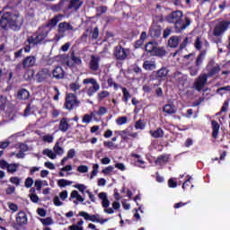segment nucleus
<instances>
[{
	"label": "nucleus",
	"instance_id": "f257e3e1",
	"mask_svg": "<svg viewBox=\"0 0 230 230\" xmlns=\"http://www.w3.org/2000/svg\"><path fill=\"white\" fill-rule=\"evenodd\" d=\"M24 18L17 11L12 13H4L0 20V26L3 30H13V31H19L22 28Z\"/></svg>",
	"mask_w": 230,
	"mask_h": 230
},
{
	"label": "nucleus",
	"instance_id": "f03ea898",
	"mask_svg": "<svg viewBox=\"0 0 230 230\" xmlns=\"http://www.w3.org/2000/svg\"><path fill=\"white\" fill-rule=\"evenodd\" d=\"M182 12L176 11L170 13L166 17L167 22H172L175 24V29L176 31L178 32L182 31V30H186L187 27L190 26V24H191V21L188 17L185 18V22L182 21Z\"/></svg>",
	"mask_w": 230,
	"mask_h": 230
},
{
	"label": "nucleus",
	"instance_id": "7ed1b4c3",
	"mask_svg": "<svg viewBox=\"0 0 230 230\" xmlns=\"http://www.w3.org/2000/svg\"><path fill=\"white\" fill-rule=\"evenodd\" d=\"M49 31H51V29H48V27H40L39 29L38 35L31 36L27 39L28 44H32V46L40 44V42H42V40L48 37Z\"/></svg>",
	"mask_w": 230,
	"mask_h": 230
},
{
	"label": "nucleus",
	"instance_id": "20e7f679",
	"mask_svg": "<svg viewBox=\"0 0 230 230\" xmlns=\"http://www.w3.org/2000/svg\"><path fill=\"white\" fill-rule=\"evenodd\" d=\"M83 84L84 85H87V84H91V85L85 87L86 94L88 96H93L95 93H98V91H100V84H98V81H96V79L94 78L84 79Z\"/></svg>",
	"mask_w": 230,
	"mask_h": 230
},
{
	"label": "nucleus",
	"instance_id": "39448f33",
	"mask_svg": "<svg viewBox=\"0 0 230 230\" xmlns=\"http://www.w3.org/2000/svg\"><path fill=\"white\" fill-rule=\"evenodd\" d=\"M68 30L73 31V25L67 22H60L58 27V33L54 37V40L58 42L60 39H64V37H66V31H68Z\"/></svg>",
	"mask_w": 230,
	"mask_h": 230
},
{
	"label": "nucleus",
	"instance_id": "423d86ee",
	"mask_svg": "<svg viewBox=\"0 0 230 230\" xmlns=\"http://www.w3.org/2000/svg\"><path fill=\"white\" fill-rule=\"evenodd\" d=\"M206 58V51H202L196 60V64L189 67V71L190 76H197L199 70L200 69V66H202V62Z\"/></svg>",
	"mask_w": 230,
	"mask_h": 230
},
{
	"label": "nucleus",
	"instance_id": "0eeeda50",
	"mask_svg": "<svg viewBox=\"0 0 230 230\" xmlns=\"http://www.w3.org/2000/svg\"><path fill=\"white\" fill-rule=\"evenodd\" d=\"M230 22L228 21H222L219 22L215 29H214V36L215 37H221V35H224L225 31H227L229 30Z\"/></svg>",
	"mask_w": 230,
	"mask_h": 230
},
{
	"label": "nucleus",
	"instance_id": "6e6552de",
	"mask_svg": "<svg viewBox=\"0 0 230 230\" xmlns=\"http://www.w3.org/2000/svg\"><path fill=\"white\" fill-rule=\"evenodd\" d=\"M80 102L76 99V96L73 93H68L66 99V107L68 111H73V109L78 107Z\"/></svg>",
	"mask_w": 230,
	"mask_h": 230
},
{
	"label": "nucleus",
	"instance_id": "1a4fd4ad",
	"mask_svg": "<svg viewBox=\"0 0 230 230\" xmlns=\"http://www.w3.org/2000/svg\"><path fill=\"white\" fill-rule=\"evenodd\" d=\"M170 73V70L166 66H163L157 71H155L153 75H155L156 80L160 82H164L168 78V75Z\"/></svg>",
	"mask_w": 230,
	"mask_h": 230
},
{
	"label": "nucleus",
	"instance_id": "9d476101",
	"mask_svg": "<svg viewBox=\"0 0 230 230\" xmlns=\"http://www.w3.org/2000/svg\"><path fill=\"white\" fill-rule=\"evenodd\" d=\"M208 75L201 74L194 82V88L196 91H202L204 89V85L208 84Z\"/></svg>",
	"mask_w": 230,
	"mask_h": 230
},
{
	"label": "nucleus",
	"instance_id": "9b49d317",
	"mask_svg": "<svg viewBox=\"0 0 230 230\" xmlns=\"http://www.w3.org/2000/svg\"><path fill=\"white\" fill-rule=\"evenodd\" d=\"M66 64L68 67H75V66H82V58L72 54L70 58H66Z\"/></svg>",
	"mask_w": 230,
	"mask_h": 230
},
{
	"label": "nucleus",
	"instance_id": "f8f14e48",
	"mask_svg": "<svg viewBox=\"0 0 230 230\" xmlns=\"http://www.w3.org/2000/svg\"><path fill=\"white\" fill-rule=\"evenodd\" d=\"M69 200L70 202H73L75 206H78L79 203L84 202L85 200V198L82 197V195L78 193V190H72L70 193Z\"/></svg>",
	"mask_w": 230,
	"mask_h": 230
},
{
	"label": "nucleus",
	"instance_id": "ddd939ff",
	"mask_svg": "<svg viewBox=\"0 0 230 230\" xmlns=\"http://www.w3.org/2000/svg\"><path fill=\"white\" fill-rule=\"evenodd\" d=\"M114 55L117 60H125V58L128 57V49L117 47L115 49Z\"/></svg>",
	"mask_w": 230,
	"mask_h": 230
},
{
	"label": "nucleus",
	"instance_id": "4468645a",
	"mask_svg": "<svg viewBox=\"0 0 230 230\" xmlns=\"http://www.w3.org/2000/svg\"><path fill=\"white\" fill-rule=\"evenodd\" d=\"M16 224L17 226H26L28 224V216L26 215V212L20 211L17 213L15 217Z\"/></svg>",
	"mask_w": 230,
	"mask_h": 230
},
{
	"label": "nucleus",
	"instance_id": "2eb2a0df",
	"mask_svg": "<svg viewBox=\"0 0 230 230\" xmlns=\"http://www.w3.org/2000/svg\"><path fill=\"white\" fill-rule=\"evenodd\" d=\"M63 17L64 16L60 14L55 16L46 25H44L43 28H48L51 31V28H55V26H57V24L62 21Z\"/></svg>",
	"mask_w": 230,
	"mask_h": 230
},
{
	"label": "nucleus",
	"instance_id": "dca6fc26",
	"mask_svg": "<svg viewBox=\"0 0 230 230\" xmlns=\"http://www.w3.org/2000/svg\"><path fill=\"white\" fill-rule=\"evenodd\" d=\"M36 62L37 58L33 56H29L25 58L22 61L23 69H28V67H33Z\"/></svg>",
	"mask_w": 230,
	"mask_h": 230
},
{
	"label": "nucleus",
	"instance_id": "f3484780",
	"mask_svg": "<svg viewBox=\"0 0 230 230\" xmlns=\"http://www.w3.org/2000/svg\"><path fill=\"white\" fill-rule=\"evenodd\" d=\"M208 74L207 75L213 76V75H217V73H220V66L218 64H215L214 62H211L208 66Z\"/></svg>",
	"mask_w": 230,
	"mask_h": 230
},
{
	"label": "nucleus",
	"instance_id": "a211bd4d",
	"mask_svg": "<svg viewBox=\"0 0 230 230\" xmlns=\"http://www.w3.org/2000/svg\"><path fill=\"white\" fill-rule=\"evenodd\" d=\"M142 67L146 71H154L157 69V64L155 63V60H146L144 61Z\"/></svg>",
	"mask_w": 230,
	"mask_h": 230
},
{
	"label": "nucleus",
	"instance_id": "6ab92c4d",
	"mask_svg": "<svg viewBox=\"0 0 230 230\" xmlns=\"http://www.w3.org/2000/svg\"><path fill=\"white\" fill-rule=\"evenodd\" d=\"M100 57L98 56H92L90 60V69L92 71H98L100 67Z\"/></svg>",
	"mask_w": 230,
	"mask_h": 230
},
{
	"label": "nucleus",
	"instance_id": "aec40b11",
	"mask_svg": "<svg viewBox=\"0 0 230 230\" xmlns=\"http://www.w3.org/2000/svg\"><path fill=\"white\" fill-rule=\"evenodd\" d=\"M52 75L54 78L60 80V78H63L65 76L66 73L64 72V69L61 66H57L52 71Z\"/></svg>",
	"mask_w": 230,
	"mask_h": 230
},
{
	"label": "nucleus",
	"instance_id": "412c9836",
	"mask_svg": "<svg viewBox=\"0 0 230 230\" xmlns=\"http://www.w3.org/2000/svg\"><path fill=\"white\" fill-rule=\"evenodd\" d=\"M99 199L102 200V208H109V206H111V201H109L106 192L99 193Z\"/></svg>",
	"mask_w": 230,
	"mask_h": 230
},
{
	"label": "nucleus",
	"instance_id": "4be33fe9",
	"mask_svg": "<svg viewBox=\"0 0 230 230\" xmlns=\"http://www.w3.org/2000/svg\"><path fill=\"white\" fill-rule=\"evenodd\" d=\"M83 2L82 0H70L69 1V4H68V8L69 10H79L80 6H82Z\"/></svg>",
	"mask_w": 230,
	"mask_h": 230
},
{
	"label": "nucleus",
	"instance_id": "5701e85b",
	"mask_svg": "<svg viewBox=\"0 0 230 230\" xmlns=\"http://www.w3.org/2000/svg\"><path fill=\"white\" fill-rule=\"evenodd\" d=\"M212 137L217 139L218 137V132H220V125L217 120H212Z\"/></svg>",
	"mask_w": 230,
	"mask_h": 230
},
{
	"label": "nucleus",
	"instance_id": "b1692460",
	"mask_svg": "<svg viewBox=\"0 0 230 230\" xmlns=\"http://www.w3.org/2000/svg\"><path fill=\"white\" fill-rule=\"evenodd\" d=\"M96 114H97L96 111H92L89 114H84L82 119L83 123H86V124L91 123L93 121V119H96Z\"/></svg>",
	"mask_w": 230,
	"mask_h": 230
},
{
	"label": "nucleus",
	"instance_id": "393cba45",
	"mask_svg": "<svg viewBox=\"0 0 230 230\" xmlns=\"http://www.w3.org/2000/svg\"><path fill=\"white\" fill-rule=\"evenodd\" d=\"M168 159H170V156H168V155H160L155 161L156 166H163V164H166Z\"/></svg>",
	"mask_w": 230,
	"mask_h": 230
},
{
	"label": "nucleus",
	"instance_id": "a878e982",
	"mask_svg": "<svg viewBox=\"0 0 230 230\" xmlns=\"http://www.w3.org/2000/svg\"><path fill=\"white\" fill-rule=\"evenodd\" d=\"M18 100H28L30 98V92L26 89H21L17 93Z\"/></svg>",
	"mask_w": 230,
	"mask_h": 230
},
{
	"label": "nucleus",
	"instance_id": "bb28decb",
	"mask_svg": "<svg viewBox=\"0 0 230 230\" xmlns=\"http://www.w3.org/2000/svg\"><path fill=\"white\" fill-rule=\"evenodd\" d=\"M69 129V123L67 122V119L63 118L59 123V130L61 132H67Z\"/></svg>",
	"mask_w": 230,
	"mask_h": 230
},
{
	"label": "nucleus",
	"instance_id": "cd10ccee",
	"mask_svg": "<svg viewBox=\"0 0 230 230\" xmlns=\"http://www.w3.org/2000/svg\"><path fill=\"white\" fill-rule=\"evenodd\" d=\"M149 134L152 137H163L164 136V131L161 129V128H157L156 130H150Z\"/></svg>",
	"mask_w": 230,
	"mask_h": 230
},
{
	"label": "nucleus",
	"instance_id": "c85d7f7f",
	"mask_svg": "<svg viewBox=\"0 0 230 230\" xmlns=\"http://www.w3.org/2000/svg\"><path fill=\"white\" fill-rule=\"evenodd\" d=\"M149 31L151 37H159V35H161V27L153 25Z\"/></svg>",
	"mask_w": 230,
	"mask_h": 230
},
{
	"label": "nucleus",
	"instance_id": "c756f323",
	"mask_svg": "<svg viewBox=\"0 0 230 230\" xmlns=\"http://www.w3.org/2000/svg\"><path fill=\"white\" fill-rule=\"evenodd\" d=\"M168 45L170 48H177L179 46V37L172 36L168 40Z\"/></svg>",
	"mask_w": 230,
	"mask_h": 230
},
{
	"label": "nucleus",
	"instance_id": "7c9ffc66",
	"mask_svg": "<svg viewBox=\"0 0 230 230\" xmlns=\"http://www.w3.org/2000/svg\"><path fill=\"white\" fill-rule=\"evenodd\" d=\"M164 112H165V114H175V112H177V110L175 109V106L172 104H166L164 107Z\"/></svg>",
	"mask_w": 230,
	"mask_h": 230
},
{
	"label": "nucleus",
	"instance_id": "2f4dec72",
	"mask_svg": "<svg viewBox=\"0 0 230 230\" xmlns=\"http://www.w3.org/2000/svg\"><path fill=\"white\" fill-rule=\"evenodd\" d=\"M53 152L56 155H64V149L60 146V143L57 142L53 147Z\"/></svg>",
	"mask_w": 230,
	"mask_h": 230
},
{
	"label": "nucleus",
	"instance_id": "473e14b6",
	"mask_svg": "<svg viewBox=\"0 0 230 230\" xmlns=\"http://www.w3.org/2000/svg\"><path fill=\"white\" fill-rule=\"evenodd\" d=\"M116 136H120L124 141H128V129L115 131Z\"/></svg>",
	"mask_w": 230,
	"mask_h": 230
},
{
	"label": "nucleus",
	"instance_id": "72a5a7b5",
	"mask_svg": "<svg viewBox=\"0 0 230 230\" xmlns=\"http://www.w3.org/2000/svg\"><path fill=\"white\" fill-rule=\"evenodd\" d=\"M166 55V50L164 48H155V51L153 52L154 57H164Z\"/></svg>",
	"mask_w": 230,
	"mask_h": 230
},
{
	"label": "nucleus",
	"instance_id": "f704fd0d",
	"mask_svg": "<svg viewBox=\"0 0 230 230\" xmlns=\"http://www.w3.org/2000/svg\"><path fill=\"white\" fill-rule=\"evenodd\" d=\"M43 155H47L49 159H57V154L51 149H44L42 152Z\"/></svg>",
	"mask_w": 230,
	"mask_h": 230
},
{
	"label": "nucleus",
	"instance_id": "c9c22d12",
	"mask_svg": "<svg viewBox=\"0 0 230 230\" xmlns=\"http://www.w3.org/2000/svg\"><path fill=\"white\" fill-rule=\"evenodd\" d=\"M71 184H73V181L69 180L60 179L58 181V186H59V188H66V186H71Z\"/></svg>",
	"mask_w": 230,
	"mask_h": 230
},
{
	"label": "nucleus",
	"instance_id": "e433bc0d",
	"mask_svg": "<svg viewBox=\"0 0 230 230\" xmlns=\"http://www.w3.org/2000/svg\"><path fill=\"white\" fill-rule=\"evenodd\" d=\"M84 220H80L77 224L68 226L69 230H84Z\"/></svg>",
	"mask_w": 230,
	"mask_h": 230
},
{
	"label": "nucleus",
	"instance_id": "4c0bfd02",
	"mask_svg": "<svg viewBox=\"0 0 230 230\" xmlns=\"http://www.w3.org/2000/svg\"><path fill=\"white\" fill-rule=\"evenodd\" d=\"M123 93V102H125V103H128V100H130V98H132V95H130V93H128V90H127V88H123L120 87Z\"/></svg>",
	"mask_w": 230,
	"mask_h": 230
},
{
	"label": "nucleus",
	"instance_id": "58836bf2",
	"mask_svg": "<svg viewBox=\"0 0 230 230\" xmlns=\"http://www.w3.org/2000/svg\"><path fill=\"white\" fill-rule=\"evenodd\" d=\"M91 222H98L99 224H105V222H109V219L100 220L99 215H92L90 216Z\"/></svg>",
	"mask_w": 230,
	"mask_h": 230
},
{
	"label": "nucleus",
	"instance_id": "ea45409f",
	"mask_svg": "<svg viewBox=\"0 0 230 230\" xmlns=\"http://www.w3.org/2000/svg\"><path fill=\"white\" fill-rule=\"evenodd\" d=\"M29 197H30L31 202H34L35 204H37V202H39V196H37V194H35V190L33 188H31L30 190Z\"/></svg>",
	"mask_w": 230,
	"mask_h": 230
},
{
	"label": "nucleus",
	"instance_id": "a19ab883",
	"mask_svg": "<svg viewBox=\"0 0 230 230\" xmlns=\"http://www.w3.org/2000/svg\"><path fill=\"white\" fill-rule=\"evenodd\" d=\"M155 48H157V46L154 42H149L146 45V51L153 55L155 51Z\"/></svg>",
	"mask_w": 230,
	"mask_h": 230
},
{
	"label": "nucleus",
	"instance_id": "79ce46f5",
	"mask_svg": "<svg viewBox=\"0 0 230 230\" xmlns=\"http://www.w3.org/2000/svg\"><path fill=\"white\" fill-rule=\"evenodd\" d=\"M44 185L48 186V182L43 181L42 180H36L34 182V186L38 191H40V190H42V186Z\"/></svg>",
	"mask_w": 230,
	"mask_h": 230
},
{
	"label": "nucleus",
	"instance_id": "37998d69",
	"mask_svg": "<svg viewBox=\"0 0 230 230\" xmlns=\"http://www.w3.org/2000/svg\"><path fill=\"white\" fill-rule=\"evenodd\" d=\"M41 139L44 143H53V141L55 140V137L51 134H47V135H44L41 137Z\"/></svg>",
	"mask_w": 230,
	"mask_h": 230
},
{
	"label": "nucleus",
	"instance_id": "c03bdc74",
	"mask_svg": "<svg viewBox=\"0 0 230 230\" xmlns=\"http://www.w3.org/2000/svg\"><path fill=\"white\" fill-rule=\"evenodd\" d=\"M110 95H111V93L109 92L102 91L97 94V98H98L99 102H102V100H105V98H108V96H110Z\"/></svg>",
	"mask_w": 230,
	"mask_h": 230
},
{
	"label": "nucleus",
	"instance_id": "a18cd8bd",
	"mask_svg": "<svg viewBox=\"0 0 230 230\" xmlns=\"http://www.w3.org/2000/svg\"><path fill=\"white\" fill-rule=\"evenodd\" d=\"M19 166V164H11L7 165V172L9 173H15L17 172V167Z\"/></svg>",
	"mask_w": 230,
	"mask_h": 230
},
{
	"label": "nucleus",
	"instance_id": "49530a36",
	"mask_svg": "<svg viewBox=\"0 0 230 230\" xmlns=\"http://www.w3.org/2000/svg\"><path fill=\"white\" fill-rule=\"evenodd\" d=\"M107 84H108L109 87H113V89H115V91H118V89H119V85L118 84H116V82H114L113 78H109L107 80Z\"/></svg>",
	"mask_w": 230,
	"mask_h": 230
},
{
	"label": "nucleus",
	"instance_id": "de8ad7c7",
	"mask_svg": "<svg viewBox=\"0 0 230 230\" xmlns=\"http://www.w3.org/2000/svg\"><path fill=\"white\" fill-rule=\"evenodd\" d=\"M132 157H136L137 160V166H139V168H145V161L139 158V155L133 154Z\"/></svg>",
	"mask_w": 230,
	"mask_h": 230
},
{
	"label": "nucleus",
	"instance_id": "09e8293b",
	"mask_svg": "<svg viewBox=\"0 0 230 230\" xmlns=\"http://www.w3.org/2000/svg\"><path fill=\"white\" fill-rule=\"evenodd\" d=\"M100 168V165H98L97 164H94L93 166V172L92 174L90 176L91 181H93V179H94V177H96V175H98V170Z\"/></svg>",
	"mask_w": 230,
	"mask_h": 230
},
{
	"label": "nucleus",
	"instance_id": "8fccbe9b",
	"mask_svg": "<svg viewBox=\"0 0 230 230\" xmlns=\"http://www.w3.org/2000/svg\"><path fill=\"white\" fill-rule=\"evenodd\" d=\"M40 221L43 226H51L53 224V218L51 217L40 218Z\"/></svg>",
	"mask_w": 230,
	"mask_h": 230
},
{
	"label": "nucleus",
	"instance_id": "3c124183",
	"mask_svg": "<svg viewBox=\"0 0 230 230\" xmlns=\"http://www.w3.org/2000/svg\"><path fill=\"white\" fill-rule=\"evenodd\" d=\"M145 123L143 122V120H137L135 124V128H137V130H145Z\"/></svg>",
	"mask_w": 230,
	"mask_h": 230
},
{
	"label": "nucleus",
	"instance_id": "603ef678",
	"mask_svg": "<svg viewBox=\"0 0 230 230\" xmlns=\"http://www.w3.org/2000/svg\"><path fill=\"white\" fill-rule=\"evenodd\" d=\"M103 145L106 148H110V150H112V148H118V146H116L112 141H104Z\"/></svg>",
	"mask_w": 230,
	"mask_h": 230
},
{
	"label": "nucleus",
	"instance_id": "864d4df0",
	"mask_svg": "<svg viewBox=\"0 0 230 230\" xmlns=\"http://www.w3.org/2000/svg\"><path fill=\"white\" fill-rule=\"evenodd\" d=\"M8 105V99L6 97H0V109H4Z\"/></svg>",
	"mask_w": 230,
	"mask_h": 230
},
{
	"label": "nucleus",
	"instance_id": "5fc2aeb1",
	"mask_svg": "<svg viewBox=\"0 0 230 230\" xmlns=\"http://www.w3.org/2000/svg\"><path fill=\"white\" fill-rule=\"evenodd\" d=\"M77 172H79V173H87V172H89V167L87 165H79L77 167Z\"/></svg>",
	"mask_w": 230,
	"mask_h": 230
},
{
	"label": "nucleus",
	"instance_id": "6e6d98bb",
	"mask_svg": "<svg viewBox=\"0 0 230 230\" xmlns=\"http://www.w3.org/2000/svg\"><path fill=\"white\" fill-rule=\"evenodd\" d=\"M53 203L57 207L64 206V202L60 200V198L58 196L54 197Z\"/></svg>",
	"mask_w": 230,
	"mask_h": 230
},
{
	"label": "nucleus",
	"instance_id": "4d7b16f0",
	"mask_svg": "<svg viewBox=\"0 0 230 230\" xmlns=\"http://www.w3.org/2000/svg\"><path fill=\"white\" fill-rule=\"evenodd\" d=\"M8 204V208L9 209H11V211H13V213H16V211H19V207H17L16 204L9 202Z\"/></svg>",
	"mask_w": 230,
	"mask_h": 230
},
{
	"label": "nucleus",
	"instance_id": "13d9d810",
	"mask_svg": "<svg viewBox=\"0 0 230 230\" xmlns=\"http://www.w3.org/2000/svg\"><path fill=\"white\" fill-rule=\"evenodd\" d=\"M128 119L127 117H119L116 119L117 125H125Z\"/></svg>",
	"mask_w": 230,
	"mask_h": 230
},
{
	"label": "nucleus",
	"instance_id": "bf43d9fd",
	"mask_svg": "<svg viewBox=\"0 0 230 230\" xmlns=\"http://www.w3.org/2000/svg\"><path fill=\"white\" fill-rule=\"evenodd\" d=\"M74 188L79 190L81 193H84V191L87 190V186H85L84 184H76L74 186Z\"/></svg>",
	"mask_w": 230,
	"mask_h": 230
},
{
	"label": "nucleus",
	"instance_id": "052dcab7",
	"mask_svg": "<svg viewBox=\"0 0 230 230\" xmlns=\"http://www.w3.org/2000/svg\"><path fill=\"white\" fill-rule=\"evenodd\" d=\"M25 188H31L33 186V179L31 177H28L25 180Z\"/></svg>",
	"mask_w": 230,
	"mask_h": 230
},
{
	"label": "nucleus",
	"instance_id": "680f3d73",
	"mask_svg": "<svg viewBox=\"0 0 230 230\" xmlns=\"http://www.w3.org/2000/svg\"><path fill=\"white\" fill-rule=\"evenodd\" d=\"M10 182H12V184H15V186H19V184H21V179L19 177H11Z\"/></svg>",
	"mask_w": 230,
	"mask_h": 230
},
{
	"label": "nucleus",
	"instance_id": "e2e57ef3",
	"mask_svg": "<svg viewBox=\"0 0 230 230\" xmlns=\"http://www.w3.org/2000/svg\"><path fill=\"white\" fill-rule=\"evenodd\" d=\"M70 89H71V91H74V92L79 91L80 84H78V83H72L70 84Z\"/></svg>",
	"mask_w": 230,
	"mask_h": 230
},
{
	"label": "nucleus",
	"instance_id": "0e129e2a",
	"mask_svg": "<svg viewBox=\"0 0 230 230\" xmlns=\"http://www.w3.org/2000/svg\"><path fill=\"white\" fill-rule=\"evenodd\" d=\"M67 197H69V193L67 192V190H63L59 193V199H61L62 200H66Z\"/></svg>",
	"mask_w": 230,
	"mask_h": 230
},
{
	"label": "nucleus",
	"instance_id": "69168bd1",
	"mask_svg": "<svg viewBox=\"0 0 230 230\" xmlns=\"http://www.w3.org/2000/svg\"><path fill=\"white\" fill-rule=\"evenodd\" d=\"M195 48L196 49H202V40H200V38H197L195 41Z\"/></svg>",
	"mask_w": 230,
	"mask_h": 230
},
{
	"label": "nucleus",
	"instance_id": "338daca9",
	"mask_svg": "<svg viewBox=\"0 0 230 230\" xmlns=\"http://www.w3.org/2000/svg\"><path fill=\"white\" fill-rule=\"evenodd\" d=\"M18 148H20L21 152H28L29 150L28 145L22 143L18 145Z\"/></svg>",
	"mask_w": 230,
	"mask_h": 230
},
{
	"label": "nucleus",
	"instance_id": "774afa93",
	"mask_svg": "<svg viewBox=\"0 0 230 230\" xmlns=\"http://www.w3.org/2000/svg\"><path fill=\"white\" fill-rule=\"evenodd\" d=\"M79 217H84V220H90L91 215L85 211L79 212Z\"/></svg>",
	"mask_w": 230,
	"mask_h": 230
}]
</instances>
